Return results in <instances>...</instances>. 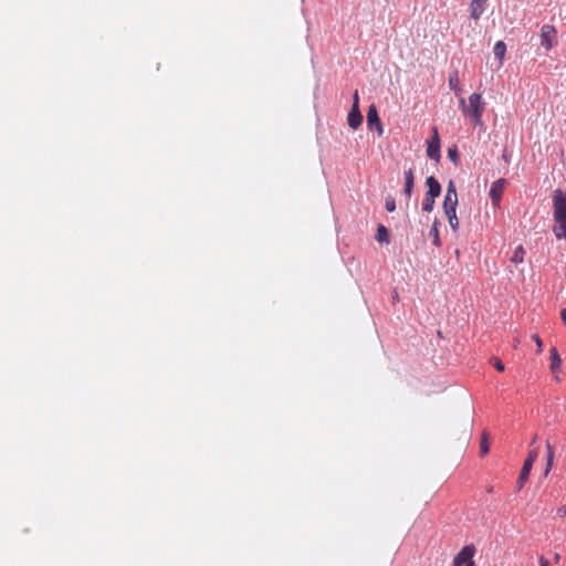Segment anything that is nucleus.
Returning <instances> with one entry per match:
<instances>
[{
  "instance_id": "37",
  "label": "nucleus",
  "mask_w": 566,
  "mask_h": 566,
  "mask_svg": "<svg viewBox=\"0 0 566 566\" xmlns=\"http://www.w3.org/2000/svg\"><path fill=\"white\" fill-rule=\"evenodd\" d=\"M397 300H398V294H397V293H395V295H394V301H397Z\"/></svg>"
},
{
  "instance_id": "8",
  "label": "nucleus",
  "mask_w": 566,
  "mask_h": 566,
  "mask_svg": "<svg viewBox=\"0 0 566 566\" xmlns=\"http://www.w3.org/2000/svg\"><path fill=\"white\" fill-rule=\"evenodd\" d=\"M347 123L350 128L357 129L363 123V115L359 111V106L353 105L347 116Z\"/></svg>"
},
{
  "instance_id": "26",
  "label": "nucleus",
  "mask_w": 566,
  "mask_h": 566,
  "mask_svg": "<svg viewBox=\"0 0 566 566\" xmlns=\"http://www.w3.org/2000/svg\"><path fill=\"white\" fill-rule=\"evenodd\" d=\"M453 196V197H458V193H457V188H455V184L453 180H450L448 182V186H447V192H446V196Z\"/></svg>"
},
{
  "instance_id": "11",
  "label": "nucleus",
  "mask_w": 566,
  "mask_h": 566,
  "mask_svg": "<svg viewBox=\"0 0 566 566\" xmlns=\"http://www.w3.org/2000/svg\"><path fill=\"white\" fill-rule=\"evenodd\" d=\"M549 369L552 373H556L560 369L562 366V358L557 352L556 347H552L549 349Z\"/></svg>"
},
{
  "instance_id": "15",
  "label": "nucleus",
  "mask_w": 566,
  "mask_h": 566,
  "mask_svg": "<svg viewBox=\"0 0 566 566\" xmlns=\"http://www.w3.org/2000/svg\"><path fill=\"white\" fill-rule=\"evenodd\" d=\"M389 238L390 235L388 229L385 226L379 224L377 228L376 240L379 243H389Z\"/></svg>"
},
{
  "instance_id": "14",
  "label": "nucleus",
  "mask_w": 566,
  "mask_h": 566,
  "mask_svg": "<svg viewBox=\"0 0 566 566\" xmlns=\"http://www.w3.org/2000/svg\"><path fill=\"white\" fill-rule=\"evenodd\" d=\"M494 55L500 60V64H503V60L506 53V45L503 41H497L493 49Z\"/></svg>"
},
{
  "instance_id": "1",
  "label": "nucleus",
  "mask_w": 566,
  "mask_h": 566,
  "mask_svg": "<svg viewBox=\"0 0 566 566\" xmlns=\"http://www.w3.org/2000/svg\"><path fill=\"white\" fill-rule=\"evenodd\" d=\"M460 107L464 116L471 118L474 126L482 124V114L484 112V103L479 93H472L469 96L468 104L464 98L460 99Z\"/></svg>"
},
{
  "instance_id": "35",
  "label": "nucleus",
  "mask_w": 566,
  "mask_h": 566,
  "mask_svg": "<svg viewBox=\"0 0 566 566\" xmlns=\"http://www.w3.org/2000/svg\"><path fill=\"white\" fill-rule=\"evenodd\" d=\"M538 436L535 434L531 441V444H535L537 442Z\"/></svg>"
},
{
  "instance_id": "24",
  "label": "nucleus",
  "mask_w": 566,
  "mask_h": 566,
  "mask_svg": "<svg viewBox=\"0 0 566 566\" xmlns=\"http://www.w3.org/2000/svg\"><path fill=\"white\" fill-rule=\"evenodd\" d=\"M448 156H449L451 161H453L455 165H458V163H459V153H458V149H457L455 146L448 149Z\"/></svg>"
},
{
  "instance_id": "2",
  "label": "nucleus",
  "mask_w": 566,
  "mask_h": 566,
  "mask_svg": "<svg viewBox=\"0 0 566 566\" xmlns=\"http://www.w3.org/2000/svg\"><path fill=\"white\" fill-rule=\"evenodd\" d=\"M474 554L475 547L473 545L464 546L453 558V566H474Z\"/></svg>"
},
{
  "instance_id": "6",
  "label": "nucleus",
  "mask_w": 566,
  "mask_h": 566,
  "mask_svg": "<svg viewBox=\"0 0 566 566\" xmlns=\"http://www.w3.org/2000/svg\"><path fill=\"white\" fill-rule=\"evenodd\" d=\"M507 185V181L504 178H500L492 182L490 188V198L494 206H499L502 199V195Z\"/></svg>"
},
{
  "instance_id": "27",
  "label": "nucleus",
  "mask_w": 566,
  "mask_h": 566,
  "mask_svg": "<svg viewBox=\"0 0 566 566\" xmlns=\"http://www.w3.org/2000/svg\"><path fill=\"white\" fill-rule=\"evenodd\" d=\"M491 363L493 364L497 371L503 373L505 370L504 364L499 358L493 357L491 359Z\"/></svg>"
},
{
  "instance_id": "31",
  "label": "nucleus",
  "mask_w": 566,
  "mask_h": 566,
  "mask_svg": "<svg viewBox=\"0 0 566 566\" xmlns=\"http://www.w3.org/2000/svg\"><path fill=\"white\" fill-rule=\"evenodd\" d=\"M538 563H539V566H551L548 559L545 558L544 556L538 557Z\"/></svg>"
},
{
  "instance_id": "18",
  "label": "nucleus",
  "mask_w": 566,
  "mask_h": 566,
  "mask_svg": "<svg viewBox=\"0 0 566 566\" xmlns=\"http://www.w3.org/2000/svg\"><path fill=\"white\" fill-rule=\"evenodd\" d=\"M438 224L439 222L436 220L431 227V230H430V237L432 238V242L436 247H440L441 245V240H440V237H439V230H438Z\"/></svg>"
},
{
  "instance_id": "13",
  "label": "nucleus",
  "mask_w": 566,
  "mask_h": 566,
  "mask_svg": "<svg viewBox=\"0 0 566 566\" xmlns=\"http://www.w3.org/2000/svg\"><path fill=\"white\" fill-rule=\"evenodd\" d=\"M413 180H415V176H413V171L412 169H408L405 171V188H403V193L406 195V197L409 199L412 195V191H413Z\"/></svg>"
},
{
  "instance_id": "7",
  "label": "nucleus",
  "mask_w": 566,
  "mask_h": 566,
  "mask_svg": "<svg viewBox=\"0 0 566 566\" xmlns=\"http://www.w3.org/2000/svg\"><path fill=\"white\" fill-rule=\"evenodd\" d=\"M367 125L369 129L376 128L380 136L384 132L378 111L375 105H370L367 111Z\"/></svg>"
},
{
  "instance_id": "12",
  "label": "nucleus",
  "mask_w": 566,
  "mask_h": 566,
  "mask_svg": "<svg viewBox=\"0 0 566 566\" xmlns=\"http://www.w3.org/2000/svg\"><path fill=\"white\" fill-rule=\"evenodd\" d=\"M532 467H533V464L524 461L523 467L520 472V475H518V479H517V490L518 491L523 489L524 484L528 480Z\"/></svg>"
},
{
  "instance_id": "30",
  "label": "nucleus",
  "mask_w": 566,
  "mask_h": 566,
  "mask_svg": "<svg viewBox=\"0 0 566 566\" xmlns=\"http://www.w3.org/2000/svg\"><path fill=\"white\" fill-rule=\"evenodd\" d=\"M451 229L455 232L459 229V220L458 217H454L453 219L448 220Z\"/></svg>"
},
{
  "instance_id": "10",
  "label": "nucleus",
  "mask_w": 566,
  "mask_h": 566,
  "mask_svg": "<svg viewBox=\"0 0 566 566\" xmlns=\"http://www.w3.org/2000/svg\"><path fill=\"white\" fill-rule=\"evenodd\" d=\"M426 185L428 187V191L426 193L430 196V198H438L440 196L441 185L433 176H429L427 178Z\"/></svg>"
},
{
  "instance_id": "21",
  "label": "nucleus",
  "mask_w": 566,
  "mask_h": 566,
  "mask_svg": "<svg viewBox=\"0 0 566 566\" xmlns=\"http://www.w3.org/2000/svg\"><path fill=\"white\" fill-rule=\"evenodd\" d=\"M434 202L436 198H430V196L426 193L424 200L422 202V210L426 212H431L434 208Z\"/></svg>"
},
{
  "instance_id": "25",
  "label": "nucleus",
  "mask_w": 566,
  "mask_h": 566,
  "mask_svg": "<svg viewBox=\"0 0 566 566\" xmlns=\"http://www.w3.org/2000/svg\"><path fill=\"white\" fill-rule=\"evenodd\" d=\"M538 457V449L537 448H534L532 449L528 454H527V458L525 460V462H528L531 464H534V462L536 461Z\"/></svg>"
},
{
  "instance_id": "17",
  "label": "nucleus",
  "mask_w": 566,
  "mask_h": 566,
  "mask_svg": "<svg viewBox=\"0 0 566 566\" xmlns=\"http://www.w3.org/2000/svg\"><path fill=\"white\" fill-rule=\"evenodd\" d=\"M546 449H547V462H546V468H545V471H544V475L546 476L552 467H553V463H554V448L552 447V444L547 441L546 442Z\"/></svg>"
},
{
  "instance_id": "20",
  "label": "nucleus",
  "mask_w": 566,
  "mask_h": 566,
  "mask_svg": "<svg viewBox=\"0 0 566 566\" xmlns=\"http://www.w3.org/2000/svg\"><path fill=\"white\" fill-rule=\"evenodd\" d=\"M449 87L454 91L455 95H460L461 94V90L459 87V80H458V74L454 73L452 74L450 77H449Z\"/></svg>"
},
{
  "instance_id": "3",
  "label": "nucleus",
  "mask_w": 566,
  "mask_h": 566,
  "mask_svg": "<svg viewBox=\"0 0 566 566\" xmlns=\"http://www.w3.org/2000/svg\"><path fill=\"white\" fill-rule=\"evenodd\" d=\"M553 217L566 218V191L562 189L553 192Z\"/></svg>"
},
{
  "instance_id": "19",
  "label": "nucleus",
  "mask_w": 566,
  "mask_h": 566,
  "mask_svg": "<svg viewBox=\"0 0 566 566\" xmlns=\"http://www.w3.org/2000/svg\"><path fill=\"white\" fill-rule=\"evenodd\" d=\"M457 206H458V197H453V196H444V199H443V210L444 209H457Z\"/></svg>"
},
{
  "instance_id": "32",
  "label": "nucleus",
  "mask_w": 566,
  "mask_h": 566,
  "mask_svg": "<svg viewBox=\"0 0 566 566\" xmlns=\"http://www.w3.org/2000/svg\"><path fill=\"white\" fill-rule=\"evenodd\" d=\"M557 515L562 518L566 517V506H560L558 510H557Z\"/></svg>"
},
{
  "instance_id": "5",
  "label": "nucleus",
  "mask_w": 566,
  "mask_h": 566,
  "mask_svg": "<svg viewBox=\"0 0 566 566\" xmlns=\"http://www.w3.org/2000/svg\"><path fill=\"white\" fill-rule=\"evenodd\" d=\"M427 155L429 158L439 161L440 155V137L437 127L432 129V138L428 142Z\"/></svg>"
},
{
  "instance_id": "28",
  "label": "nucleus",
  "mask_w": 566,
  "mask_h": 566,
  "mask_svg": "<svg viewBox=\"0 0 566 566\" xmlns=\"http://www.w3.org/2000/svg\"><path fill=\"white\" fill-rule=\"evenodd\" d=\"M532 338H533V340L535 342V344H536V346H537V350H536V353H537V354H541V353L543 352V342H542V339H541V338H539V336H538V335H536V334H535V335H533V336H532Z\"/></svg>"
},
{
  "instance_id": "36",
  "label": "nucleus",
  "mask_w": 566,
  "mask_h": 566,
  "mask_svg": "<svg viewBox=\"0 0 566 566\" xmlns=\"http://www.w3.org/2000/svg\"><path fill=\"white\" fill-rule=\"evenodd\" d=\"M559 559H560V556H559V554H557V553H556V554H555V556H554V560H555V563H558V562H559Z\"/></svg>"
},
{
  "instance_id": "4",
  "label": "nucleus",
  "mask_w": 566,
  "mask_h": 566,
  "mask_svg": "<svg viewBox=\"0 0 566 566\" xmlns=\"http://www.w3.org/2000/svg\"><path fill=\"white\" fill-rule=\"evenodd\" d=\"M557 31L554 25L545 24L541 29V44L547 50H552L556 40Z\"/></svg>"
},
{
  "instance_id": "9",
  "label": "nucleus",
  "mask_w": 566,
  "mask_h": 566,
  "mask_svg": "<svg viewBox=\"0 0 566 566\" xmlns=\"http://www.w3.org/2000/svg\"><path fill=\"white\" fill-rule=\"evenodd\" d=\"M489 0H471L470 15L473 20H479L485 11V4Z\"/></svg>"
},
{
  "instance_id": "22",
  "label": "nucleus",
  "mask_w": 566,
  "mask_h": 566,
  "mask_svg": "<svg viewBox=\"0 0 566 566\" xmlns=\"http://www.w3.org/2000/svg\"><path fill=\"white\" fill-rule=\"evenodd\" d=\"M489 450H490V447H489V441H488V434L483 433L481 443H480L481 455H485L489 452Z\"/></svg>"
},
{
  "instance_id": "16",
  "label": "nucleus",
  "mask_w": 566,
  "mask_h": 566,
  "mask_svg": "<svg viewBox=\"0 0 566 566\" xmlns=\"http://www.w3.org/2000/svg\"><path fill=\"white\" fill-rule=\"evenodd\" d=\"M525 250L522 244L517 245L511 256V262L514 264H520L524 262Z\"/></svg>"
},
{
  "instance_id": "34",
  "label": "nucleus",
  "mask_w": 566,
  "mask_h": 566,
  "mask_svg": "<svg viewBox=\"0 0 566 566\" xmlns=\"http://www.w3.org/2000/svg\"><path fill=\"white\" fill-rule=\"evenodd\" d=\"M560 318H562L563 323L566 326V308H562V311H560Z\"/></svg>"
},
{
  "instance_id": "29",
  "label": "nucleus",
  "mask_w": 566,
  "mask_h": 566,
  "mask_svg": "<svg viewBox=\"0 0 566 566\" xmlns=\"http://www.w3.org/2000/svg\"><path fill=\"white\" fill-rule=\"evenodd\" d=\"M443 211L448 220L457 217V209H444Z\"/></svg>"
},
{
  "instance_id": "33",
  "label": "nucleus",
  "mask_w": 566,
  "mask_h": 566,
  "mask_svg": "<svg viewBox=\"0 0 566 566\" xmlns=\"http://www.w3.org/2000/svg\"><path fill=\"white\" fill-rule=\"evenodd\" d=\"M353 105L359 106L358 91H355V93L353 95Z\"/></svg>"
},
{
  "instance_id": "23",
  "label": "nucleus",
  "mask_w": 566,
  "mask_h": 566,
  "mask_svg": "<svg viewBox=\"0 0 566 566\" xmlns=\"http://www.w3.org/2000/svg\"><path fill=\"white\" fill-rule=\"evenodd\" d=\"M385 207L388 212H394L396 210V201L395 198L388 196L385 200Z\"/></svg>"
}]
</instances>
